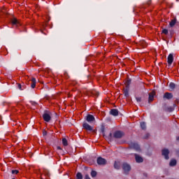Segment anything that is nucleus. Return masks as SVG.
<instances>
[{
    "label": "nucleus",
    "instance_id": "1",
    "mask_svg": "<svg viewBox=\"0 0 179 179\" xmlns=\"http://www.w3.org/2000/svg\"><path fill=\"white\" fill-rule=\"evenodd\" d=\"M96 163L99 166H106L107 164V160L101 157H99L96 159Z\"/></svg>",
    "mask_w": 179,
    "mask_h": 179
},
{
    "label": "nucleus",
    "instance_id": "2",
    "mask_svg": "<svg viewBox=\"0 0 179 179\" xmlns=\"http://www.w3.org/2000/svg\"><path fill=\"white\" fill-rule=\"evenodd\" d=\"M122 136H124V133L122 131H120V130H117V131H115L113 134V137L115 139H121V138H122Z\"/></svg>",
    "mask_w": 179,
    "mask_h": 179
},
{
    "label": "nucleus",
    "instance_id": "3",
    "mask_svg": "<svg viewBox=\"0 0 179 179\" xmlns=\"http://www.w3.org/2000/svg\"><path fill=\"white\" fill-rule=\"evenodd\" d=\"M162 155L164 156L165 160H169L170 159V157H169V155H170V150L167 148H164L162 150Z\"/></svg>",
    "mask_w": 179,
    "mask_h": 179
},
{
    "label": "nucleus",
    "instance_id": "4",
    "mask_svg": "<svg viewBox=\"0 0 179 179\" xmlns=\"http://www.w3.org/2000/svg\"><path fill=\"white\" fill-rule=\"evenodd\" d=\"M122 169L124 171V174H128L131 171V165L127 163L122 164Z\"/></svg>",
    "mask_w": 179,
    "mask_h": 179
},
{
    "label": "nucleus",
    "instance_id": "5",
    "mask_svg": "<svg viewBox=\"0 0 179 179\" xmlns=\"http://www.w3.org/2000/svg\"><path fill=\"white\" fill-rule=\"evenodd\" d=\"M85 120L90 124H92V122H93L94 121H96V118H94V116L90 114L87 115Z\"/></svg>",
    "mask_w": 179,
    "mask_h": 179
},
{
    "label": "nucleus",
    "instance_id": "6",
    "mask_svg": "<svg viewBox=\"0 0 179 179\" xmlns=\"http://www.w3.org/2000/svg\"><path fill=\"white\" fill-rule=\"evenodd\" d=\"M43 118L45 122H50L51 121V115L47 112L43 113Z\"/></svg>",
    "mask_w": 179,
    "mask_h": 179
},
{
    "label": "nucleus",
    "instance_id": "7",
    "mask_svg": "<svg viewBox=\"0 0 179 179\" xmlns=\"http://www.w3.org/2000/svg\"><path fill=\"white\" fill-rule=\"evenodd\" d=\"M131 148L132 149H134V150H136V152H141V147L139 146V144H138L136 143H132L131 144Z\"/></svg>",
    "mask_w": 179,
    "mask_h": 179
},
{
    "label": "nucleus",
    "instance_id": "8",
    "mask_svg": "<svg viewBox=\"0 0 179 179\" xmlns=\"http://www.w3.org/2000/svg\"><path fill=\"white\" fill-rule=\"evenodd\" d=\"M164 100H171L173 99V94L170 92H165L163 96Z\"/></svg>",
    "mask_w": 179,
    "mask_h": 179
},
{
    "label": "nucleus",
    "instance_id": "9",
    "mask_svg": "<svg viewBox=\"0 0 179 179\" xmlns=\"http://www.w3.org/2000/svg\"><path fill=\"white\" fill-rule=\"evenodd\" d=\"M174 61V57L173 56L172 53H170L167 58V62L169 65H171Z\"/></svg>",
    "mask_w": 179,
    "mask_h": 179
},
{
    "label": "nucleus",
    "instance_id": "10",
    "mask_svg": "<svg viewBox=\"0 0 179 179\" xmlns=\"http://www.w3.org/2000/svg\"><path fill=\"white\" fill-rule=\"evenodd\" d=\"M135 160L136 163H143V158L139 156L138 154H134Z\"/></svg>",
    "mask_w": 179,
    "mask_h": 179
},
{
    "label": "nucleus",
    "instance_id": "11",
    "mask_svg": "<svg viewBox=\"0 0 179 179\" xmlns=\"http://www.w3.org/2000/svg\"><path fill=\"white\" fill-rule=\"evenodd\" d=\"M83 127L84 129H86L87 131H93V127L87 124V122H84Z\"/></svg>",
    "mask_w": 179,
    "mask_h": 179
},
{
    "label": "nucleus",
    "instance_id": "12",
    "mask_svg": "<svg viewBox=\"0 0 179 179\" xmlns=\"http://www.w3.org/2000/svg\"><path fill=\"white\" fill-rule=\"evenodd\" d=\"M118 113H119L118 109L113 108V109H111L110 111V115H113V117L118 116Z\"/></svg>",
    "mask_w": 179,
    "mask_h": 179
},
{
    "label": "nucleus",
    "instance_id": "13",
    "mask_svg": "<svg viewBox=\"0 0 179 179\" xmlns=\"http://www.w3.org/2000/svg\"><path fill=\"white\" fill-rule=\"evenodd\" d=\"M155 92H151L149 93V97H148V103H150V101H153L155 99Z\"/></svg>",
    "mask_w": 179,
    "mask_h": 179
},
{
    "label": "nucleus",
    "instance_id": "14",
    "mask_svg": "<svg viewBox=\"0 0 179 179\" xmlns=\"http://www.w3.org/2000/svg\"><path fill=\"white\" fill-rule=\"evenodd\" d=\"M11 23L13 24V26H20V22L17 20L16 18H13L11 20Z\"/></svg>",
    "mask_w": 179,
    "mask_h": 179
},
{
    "label": "nucleus",
    "instance_id": "15",
    "mask_svg": "<svg viewBox=\"0 0 179 179\" xmlns=\"http://www.w3.org/2000/svg\"><path fill=\"white\" fill-rule=\"evenodd\" d=\"M177 23V19L175 18L173 20H172L170 23H169V26L170 27H174V26H176V24Z\"/></svg>",
    "mask_w": 179,
    "mask_h": 179
},
{
    "label": "nucleus",
    "instance_id": "16",
    "mask_svg": "<svg viewBox=\"0 0 179 179\" xmlns=\"http://www.w3.org/2000/svg\"><path fill=\"white\" fill-rule=\"evenodd\" d=\"M36 83H37L36 80V78H33L31 79V87L32 89H34V87H36Z\"/></svg>",
    "mask_w": 179,
    "mask_h": 179
},
{
    "label": "nucleus",
    "instance_id": "17",
    "mask_svg": "<svg viewBox=\"0 0 179 179\" xmlns=\"http://www.w3.org/2000/svg\"><path fill=\"white\" fill-rule=\"evenodd\" d=\"M169 87L171 92H173L176 89V84L174 83H170Z\"/></svg>",
    "mask_w": 179,
    "mask_h": 179
},
{
    "label": "nucleus",
    "instance_id": "18",
    "mask_svg": "<svg viewBox=\"0 0 179 179\" xmlns=\"http://www.w3.org/2000/svg\"><path fill=\"white\" fill-rule=\"evenodd\" d=\"M131 82H132V80L131 78H127L125 83L126 88L129 89V87L131 85Z\"/></svg>",
    "mask_w": 179,
    "mask_h": 179
},
{
    "label": "nucleus",
    "instance_id": "19",
    "mask_svg": "<svg viewBox=\"0 0 179 179\" xmlns=\"http://www.w3.org/2000/svg\"><path fill=\"white\" fill-rule=\"evenodd\" d=\"M177 165V160L176 159H171L170 163H169V166L171 167H174V166Z\"/></svg>",
    "mask_w": 179,
    "mask_h": 179
},
{
    "label": "nucleus",
    "instance_id": "20",
    "mask_svg": "<svg viewBox=\"0 0 179 179\" xmlns=\"http://www.w3.org/2000/svg\"><path fill=\"white\" fill-rule=\"evenodd\" d=\"M124 94L125 97H129V88H127L124 90Z\"/></svg>",
    "mask_w": 179,
    "mask_h": 179
},
{
    "label": "nucleus",
    "instance_id": "21",
    "mask_svg": "<svg viewBox=\"0 0 179 179\" xmlns=\"http://www.w3.org/2000/svg\"><path fill=\"white\" fill-rule=\"evenodd\" d=\"M140 127H141V129H143V130L146 129V123L144 122H141Z\"/></svg>",
    "mask_w": 179,
    "mask_h": 179
},
{
    "label": "nucleus",
    "instance_id": "22",
    "mask_svg": "<svg viewBox=\"0 0 179 179\" xmlns=\"http://www.w3.org/2000/svg\"><path fill=\"white\" fill-rule=\"evenodd\" d=\"M63 146H68V140L66 138H64L62 140Z\"/></svg>",
    "mask_w": 179,
    "mask_h": 179
},
{
    "label": "nucleus",
    "instance_id": "23",
    "mask_svg": "<svg viewBox=\"0 0 179 179\" xmlns=\"http://www.w3.org/2000/svg\"><path fill=\"white\" fill-rule=\"evenodd\" d=\"M76 179H83V175H82V173L80 172L77 173Z\"/></svg>",
    "mask_w": 179,
    "mask_h": 179
},
{
    "label": "nucleus",
    "instance_id": "24",
    "mask_svg": "<svg viewBox=\"0 0 179 179\" xmlns=\"http://www.w3.org/2000/svg\"><path fill=\"white\" fill-rule=\"evenodd\" d=\"M177 106H176V104H173V106H171L168 108V111H169V113H173V111H174V107H176Z\"/></svg>",
    "mask_w": 179,
    "mask_h": 179
},
{
    "label": "nucleus",
    "instance_id": "25",
    "mask_svg": "<svg viewBox=\"0 0 179 179\" xmlns=\"http://www.w3.org/2000/svg\"><path fill=\"white\" fill-rule=\"evenodd\" d=\"M97 176V172L96 171H91V176L92 178H94Z\"/></svg>",
    "mask_w": 179,
    "mask_h": 179
},
{
    "label": "nucleus",
    "instance_id": "26",
    "mask_svg": "<svg viewBox=\"0 0 179 179\" xmlns=\"http://www.w3.org/2000/svg\"><path fill=\"white\" fill-rule=\"evenodd\" d=\"M108 141H109L110 142H111L113 141V133H110L108 136L106 137Z\"/></svg>",
    "mask_w": 179,
    "mask_h": 179
},
{
    "label": "nucleus",
    "instance_id": "27",
    "mask_svg": "<svg viewBox=\"0 0 179 179\" xmlns=\"http://www.w3.org/2000/svg\"><path fill=\"white\" fill-rule=\"evenodd\" d=\"M114 167L116 170H120V164L117 163V162H115L114 163Z\"/></svg>",
    "mask_w": 179,
    "mask_h": 179
},
{
    "label": "nucleus",
    "instance_id": "28",
    "mask_svg": "<svg viewBox=\"0 0 179 179\" xmlns=\"http://www.w3.org/2000/svg\"><path fill=\"white\" fill-rule=\"evenodd\" d=\"M136 100L137 103H142V97L141 96H136Z\"/></svg>",
    "mask_w": 179,
    "mask_h": 179
},
{
    "label": "nucleus",
    "instance_id": "29",
    "mask_svg": "<svg viewBox=\"0 0 179 179\" xmlns=\"http://www.w3.org/2000/svg\"><path fill=\"white\" fill-rule=\"evenodd\" d=\"M101 132L104 135L105 132H106V127L104 126H101Z\"/></svg>",
    "mask_w": 179,
    "mask_h": 179
},
{
    "label": "nucleus",
    "instance_id": "30",
    "mask_svg": "<svg viewBox=\"0 0 179 179\" xmlns=\"http://www.w3.org/2000/svg\"><path fill=\"white\" fill-rule=\"evenodd\" d=\"M45 175L47 176L48 177H50V176H51V174L50 173V171L45 169L44 171Z\"/></svg>",
    "mask_w": 179,
    "mask_h": 179
},
{
    "label": "nucleus",
    "instance_id": "31",
    "mask_svg": "<svg viewBox=\"0 0 179 179\" xmlns=\"http://www.w3.org/2000/svg\"><path fill=\"white\" fill-rule=\"evenodd\" d=\"M162 33H163L164 34L167 35V34H169V30H167L166 29H164L162 30Z\"/></svg>",
    "mask_w": 179,
    "mask_h": 179
},
{
    "label": "nucleus",
    "instance_id": "32",
    "mask_svg": "<svg viewBox=\"0 0 179 179\" xmlns=\"http://www.w3.org/2000/svg\"><path fill=\"white\" fill-rule=\"evenodd\" d=\"M12 174H18L19 173V171L18 170H13L11 171Z\"/></svg>",
    "mask_w": 179,
    "mask_h": 179
},
{
    "label": "nucleus",
    "instance_id": "33",
    "mask_svg": "<svg viewBox=\"0 0 179 179\" xmlns=\"http://www.w3.org/2000/svg\"><path fill=\"white\" fill-rule=\"evenodd\" d=\"M30 103L31 104V106H37V102L34 101H30Z\"/></svg>",
    "mask_w": 179,
    "mask_h": 179
},
{
    "label": "nucleus",
    "instance_id": "34",
    "mask_svg": "<svg viewBox=\"0 0 179 179\" xmlns=\"http://www.w3.org/2000/svg\"><path fill=\"white\" fill-rule=\"evenodd\" d=\"M43 136H47V131H45V130L43 131Z\"/></svg>",
    "mask_w": 179,
    "mask_h": 179
},
{
    "label": "nucleus",
    "instance_id": "35",
    "mask_svg": "<svg viewBox=\"0 0 179 179\" xmlns=\"http://www.w3.org/2000/svg\"><path fill=\"white\" fill-rule=\"evenodd\" d=\"M17 87L20 90H23V88H22V85L18 84Z\"/></svg>",
    "mask_w": 179,
    "mask_h": 179
},
{
    "label": "nucleus",
    "instance_id": "36",
    "mask_svg": "<svg viewBox=\"0 0 179 179\" xmlns=\"http://www.w3.org/2000/svg\"><path fill=\"white\" fill-rule=\"evenodd\" d=\"M85 179H91L90 176H89L88 174L85 175Z\"/></svg>",
    "mask_w": 179,
    "mask_h": 179
},
{
    "label": "nucleus",
    "instance_id": "37",
    "mask_svg": "<svg viewBox=\"0 0 179 179\" xmlns=\"http://www.w3.org/2000/svg\"><path fill=\"white\" fill-rule=\"evenodd\" d=\"M152 3V0H148L147 2V5H150Z\"/></svg>",
    "mask_w": 179,
    "mask_h": 179
},
{
    "label": "nucleus",
    "instance_id": "38",
    "mask_svg": "<svg viewBox=\"0 0 179 179\" xmlns=\"http://www.w3.org/2000/svg\"><path fill=\"white\" fill-rule=\"evenodd\" d=\"M149 138V134H147L144 137V139H148Z\"/></svg>",
    "mask_w": 179,
    "mask_h": 179
},
{
    "label": "nucleus",
    "instance_id": "39",
    "mask_svg": "<svg viewBox=\"0 0 179 179\" xmlns=\"http://www.w3.org/2000/svg\"><path fill=\"white\" fill-rule=\"evenodd\" d=\"M170 34H171V37H173V34H174V31H170Z\"/></svg>",
    "mask_w": 179,
    "mask_h": 179
},
{
    "label": "nucleus",
    "instance_id": "40",
    "mask_svg": "<svg viewBox=\"0 0 179 179\" xmlns=\"http://www.w3.org/2000/svg\"><path fill=\"white\" fill-rule=\"evenodd\" d=\"M57 150H62V148L61 147H59V146H57Z\"/></svg>",
    "mask_w": 179,
    "mask_h": 179
},
{
    "label": "nucleus",
    "instance_id": "41",
    "mask_svg": "<svg viewBox=\"0 0 179 179\" xmlns=\"http://www.w3.org/2000/svg\"><path fill=\"white\" fill-rule=\"evenodd\" d=\"M144 177H148V173H143Z\"/></svg>",
    "mask_w": 179,
    "mask_h": 179
},
{
    "label": "nucleus",
    "instance_id": "42",
    "mask_svg": "<svg viewBox=\"0 0 179 179\" xmlns=\"http://www.w3.org/2000/svg\"><path fill=\"white\" fill-rule=\"evenodd\" d=\"M176 153H177V155H179V149H178V150H176Z\"/></svg>",
    "mask_w": 179,
    "mask_h": 179
},
{
    "label": "nucleus",
    "instance_id": "43",
    "mask_svg": "<svg viewBox=\"0 0 179 179\" xmlns=\"http://www.w3.org/2000/svg\"><path fill=\"white\" fill-rule=\"evenodd\" d=\"M176 140H177V141H179V136H178V137L176 138Z\"/></svg>",
    "mask_w": 179,
    "mask_h": 179
},
{
    "label": "nucleus",
    "instance_id": "44",
    "mask_svg": "<svg viewBox=\"0 0 179 179\" xmlns=\"http://www.w3.org/2000/svg\"><path fill=\"white\" fill-rule=\"evenodd\" d=\"M140 106H141V107H142V106H143V104L141 103Z\"/></svg>",
    "mask_w": 179,
    "mask_h": 179
},
{
    "label": "nucleus",
    "instance_id": "45",
    "mask_svg": "<svg viewBox=\"0 0 179 179\" xmlns=\"http://www.w3.org/2000/svg\"><path fill=\"white\" fill-rule=\"evenodd\" d=\"M13 179H15V178H13Z\"/></svg>",
    "mask_w": 179,
    "mask_h": 179
}]
</instances>
